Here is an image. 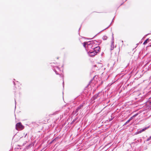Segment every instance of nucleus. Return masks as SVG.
I'll list each match as a JSON object with an SVG mask.
<instances>
[{
  "label": "nucleus",
  "instance_id": "f257e3e1",
  "mask_svg": "<svg viewBox=\"0 0 151 151\" xmlns=\"http://www.w3.org/2000/svg\"><path fill=\"white\" fill-rule=\"evenodd\" d=\"M95 43L94 40L90 41L88 42H84L83 43V46L85 48L86 51L93 50Z\"/></svg>",
  "mask_w": 151,
  "mask_h": 151
},
{
  "label": "nucleus",
  "instance_id": "f03ea898",
  "mask_svg": "<svg viewBox=\"0 0 151 151\" xmlns=\"http://www.w3.org/2000/svg\"><path fill=\"white\" fill-rule=\"evenodd\" d=\"M54 68V71H55L56 74H61L62 70H63V68L61 67V68L59 67H55Z\"/></svg>",
  "mask_w": 151,
  "mask_h": 151
},
{
  "label": "nucleus",
  "instance_id": "7ed1b4c3",
  "mask_svg": "<svg viewBox=\"0 0 151 151\" xmlns=\"http://www.w3.org/2000/svg\"><path fill=\"white\" fill-rule=\"evenodd\" d=\"M16 129L17 130H20L24 128V127L22 125L20 122L17 123L16 126Z\"/></svg>",
  "mask_w": 151,
  "mask_h": 151
},
{
  "label": "nucleus",
  "instance_id": "20e7f679",
  "mask_svg": "<svg viewBox=\"0 0 151 151\" xmlns=\"http://www.w3.org/2000/svg\"><path fill=\"white\" fill-rule=\"evenodd\" d=\"M87 52L88 55L91 57H93L95 55H97L93 50L88 51Z\"/></svg>",
  "mask_w": 151,
  "mask_h": 151
},
{
  "label": "nucleus",
  "instance_id": "39448f33",
  "mask_svg": "<svg viewBox=\"0 0 151 151\" xmlns=\"http://www.w3.org/2000/svg\"><path fill=\"white\" fill-rule=\"evenodd\" d=\"M93 50L94 52L97 54L100 51L101 48L99 46H96L95 47V46L93 48Z\"/></svg>",
  "mask_w": 151,
  "mask_h": 151
},
{
  "label": "nucleus",
  "instance_id": "423d86ee",
  "mask_svg": "<svg viewBox=\"0 0 151 151\" xmlns=\"http://www.w3.org/2000/svg\"><path fill=\"white\" fill-rule=\"evenodd\" d=\"M114 34L113 33H112V39H111V48H110V50H113V49H114Z\"/></svg>",
  "mask_w": 151,
  "mask_h": 151
},
{
  "label": "nucleus",
  "instance_id": "0eeeda50",
  "mask_svg": "<svg viewBox=\"0 0 151 151\" xmlns=\"http://www.w3.org/2000/svg\"><path fill=\"white\" fill-rule=\"evenodd\" d=\"M150 41H151V40H149L148 38L146 40L143 42V44L144 45H145L147 43L149 42Z\"/></svg>",
  "mask_w": 151,
  "mask_h": 151
},
{
  "label": "nucleus",
  "instance_id": "6e6552de",
  "mask_svg": "<svg viewBox=\"0 0 151 151\" xmlns=\"http://www.w3.org/2000/svg\"><path fill=\"white\" fill-rule=\"evenodd\" d=\"M95 42H96L98 43V44H96V45L99 46L100 44L102 42V40H99V41H97L96 40H94Z\"/></svg>",
  "mask_w": 151,
  "mask_h": 151
},
{
  "label": "nucleus",
  "instance_id": "1a4fd4ad",
  "mask_svg": "<svg viewBox=\"0 0 151 151\" xmlns=\"http://www.w3.org/2000/svg\"><path fill=\"white\" fill-rule=\"evenodd\" d=\"M137 114H135L134 115L132 116L131 117L129 120H130V121L131 120H132V119H133V118L134 117H136L137 115Z\"/></svg>",
  "mask_w": 151,
  "mask_h": 151
},
{
  "label": "nucleus",
  "instance_id": "9d476101",
  "mask_svg": "<svg viewBox=\"0 0 151 151\" xmlns=\"http://www.w3.org/2000/svg\"><path fill=\"white\" fill-rule=\"evenodd\" d=\"M107 38L108 37L107 36L104 35L103 36L102 38L104 40H106L107 39Z\"/></svg>",
  "mask_w": 151,
  "mask_h": 151
},
{
  "label": "nucleus",
  "instance_id": "9b49d317",
  "mask_svg": "<svg viewBox=\"0 0 151 151\" xmlns=\"http://www.w3.org/2000/svg\"><path fill=\"white\" fill-rule=\"evenodd\" d=\"M149 127H145V128H143V129H141L142 132H143L145 131Z\"/></svg>",
  "mask_w": 151,
  "mask_h": 151
},
{
  "label": "nucleus",
  "instance_id": "f8f14e48",
  "mask_svg": "<svg viewBox=\"0 0 151 151\" xmlns=\"http://www.w3.org/2000/svg\"><path fill=\"white\" fill-rule=\"evenodd\" d=\"M80 107H79V106L76 109V112H77L80 109H81Z\"/></svg>",
  "mask_w": 151,
  "mask_h": 151
},
{
  "label": "nucleus",
  "instance_id": "ddd939ff",
  "mask_svg": "<svg viewBox=\"0 0 151 151\" xmlns=\"http://www.w3.org/2000/svg\"><path fill=\"white\" fill-rule=\"evenodd\" d=\"M98 95V94H96V95H94L93 96V99H96L97 98Z\"/></svg>",
  "mask_w": 151,
  "mask_h": 151
},
{
  "label": "nucleus",
  "instance_id": "4468645a",
  "mask_svg": "<svg viewBox=\"0 0 151 151\" xmlns=\"http://www.w3.org/2000/svg\"><path fill=\"white\" fill-rule=\"evenodd\" d=\"M114 18L113 19L112 21V22L110 24V25H109L107 28H106L105 29H103V30H102V31H103L105 29H107V28H108V27H109V26H110V25H111V23L113 22V20L114 19Z\"/></svg>",
  "mask_w": 151,
  "mask_h": 151
},
{
  "label": "nucleus",
  "instance_id": "2eb2a0df",
  "mask_svg": "<svg viewBox=\"0 0 151 151\" xmlns=\"http://www.w3.org/2000/svg\"><path fill=\"white\" fill-rule=\"evenodd\" d=\"M130 122V120H128L126 122V123H124V125H126L129 122Z\"/></svg>",
  "mask_w": 151,
  "mask_h": 151
},
{
  "label": "nucleus",
  "instance_id": "dca6fc26",
  "mask_svg": "<svg viewBox=\"0 0 151 151\" xmlns=\"http://www.w3.org/2000/svg\"><path fill=\"white\" fill-rule=\"evenodd\" d=\"M151 139V136L148 138L147 139V141H149Z\"/></svg>",
  "mask_w": 151,
  "mask_h": 151
},
{
  "label": "nucleus",
  "instance_id": "f3484780",
  "mask_svg": "<svg viewBox=\"0 0 151 151\" xmlns=\"http://www.w3.org/2000/svg\"><path fill=\"white\" fill-rule=\"evenodd\" d=\"M150 63H150L148 62V63H147L146 64H145V65H144V66H145L146 65H147L148 64H149V63Z\"/></svg>",
  "mask_w": 151,
  "mask_h": 151
},
{
  "label": "nucleus",
  "instance_id": "a211bd4d",
  "mask_svg": "<svg viewBox=\"0 0 151 151\" xmlns=\"http://www.w3.org/2000/svg\"><path fill=\"white\" fill-rule=\"evenodd\" d=\"M142 132V131L141 130H139V132H138V133H141V132Z\"/></svg>",
  "mask_w": 151,
  "mask_h": 151
},
{
  "label": "nucleus",
  "instance_id": "6ab92c4d",
  "mask_svg": "<svg viewBox=\"0 0 151 151\" xmlns=\"http://www.w3.org/2000/svg\"><path fill=\"white\" fill-rule=\"evenodd\" d=\"M148 47H151V43L149 44V45L147 46Z\"/></svg>",
  "mask_w": 151,
  "mask_h": 151
},
{
  "label": "nucleus",
  "instance_id": "aec40b11",
  "mask_svg": "<svg viewBox=\"0 0 151 151\" xmlns=\"http://www.w3.org/2000/svg\"><path fill=\"white\" fill-rule=\"evenodd\" d=\"M83 106V105L81 104L80 106H79V107H80V108H81V107H82Z\"/></svg>",
  "mask_w": 151,
  "mask_h": 151
},
{
  "label": "nucleus",
  "instance_id": "412c9836",
  "mask_svg": "<svg viewBox=\"0 0 151 151\" xmlns=\"http://www.w3.org/2000/svg\"><path fill=\"white\" fill-rule=\"evenodd\" d=\"M114 63L113 64V65L114 66V64H115V62H114Z\"/></svg>",
  "mask_w": 151,
  "mask_h": 151
},
{
  "label": "nucleus",
  "instance_id": "4be33fe9",
  "mask_svg": "<svg viewBox=\"0 0 151 151\" xmlns=\"http://www.w3.org/2000/svg\"><path fill=\"white\" fill-rule=\"evenodd\" d=\"M150 34H146L145 35V36H147L148 35Z\"/></svg>",
  "mask_w": 151,
  "mask_h": 151
},
{
  "label": "nucleus",
  "instance_id": "5701e85b",
  "mask_svg": "<svg viewBox=\"0 0 151 151\" xmlns=\"http://www.w3.org/2000/svg\"><path fill=\"white\" fill-rule=\"evenodd\" d=\"M81 26L79 28V31L80 30V29H81Z\"/></svg>",
  "mask_w": 151,
  "mask_h": 151
},
{
  "label": "nucleus",
  "instance_id": "b1692460",
  "mask_svg": "<svg viewBox=\"0 0 151 151\" xmlns=\"http://www.w3.org/2000/svg\"><path fill=\"white\" fill-rule=\"evenodd\" d=\"M96 43H95V45H94V46H95V47H96V46H98V45H96Z\"/></svg>",
  "mask_w": 151,
  "mask_h": 151
},
{
  "label": "nucleus",
  "instance_id": "393cba45",
  "mask_svg": "<svg viewBox=\"0 0 151 151\" xmlns=\"http://www.w3.org/2000/svg\"><path fill=\"white\" fill-rule=\"evenodd\" d=\"M104 54V53L103 52H102L101 54V55H103V54Z\"/></svg>",
  "mask_w": 151,
  "mask_h": 151
},
{
  "label": "nucleus",
  "instance_id": "a878e982",
  "mask_svg": "<svg viewBox=\"0 0 151 151\" xmlns=\"http://www.w3.org/2000/svg\"><path fill=\"white\" fill-rule=\"evenodd\" d=\"M122 43H123V41H122Z\"/></svg>",
  "mask_w": 151,
  "mask_h": 151
},
{
  "label": "nucleus",
  "instance_id": "bb28decb",
  "mask_svg": "<svg viewBox=\"0 0 151 151\" xmlns=\"http://www.w3.org/2000/svg\"><path fill=\"white\" fill-rule=\"evenodd\" d=\"M123 3H122V4H121V5H122L123 4Z\"/></svg>",
  "mask_w": 151,
  "mask_h": 151
},
{
  "label": "nucleus",
  "instance_id": "cd10ccee",
  "mask_svg": "<svg viewBox=\"0 0 151 151\" xmlns=\"http://www.w3.org/2000/svg\"><path fill=\"white\" fill-rule=\"evenodd\" d=\"M96 35L95 36H94V37L93 38V37H95L96 36Z\"/></svg>",
  "mask_w": 151,
  "mask_h": 151
},
{
  "label": "nucleus",
  "instance_id": "c85d7f7f",
  "mask_svg": "<svg viewBox=\"0 0 151 151\" xmlns=\"http://www.w3.org/2000/svg\"><path fill=\"white\" fill-rule=\"evenodd\" d=\"M93 66H96V65H93Z\"/></svg>",
  "mask_w": 151,
  "mask_h": 151
},
{
  "label": "nucleus",
  "instance_id": "c756f323",
  "mask_svg": "<svg viewBox=\"0 0 151 151\" xmlns=\"http://www.w3.org/2000/svg\"><path fill=\"white\" fill-rule=\"evenodd\" d=\"M13 82H14V84H15V82L14 81Z\"/></svg>",
  "mask_w": 151,
  "mask_h": 151
},
{
  "label": "nucleus",
  "instance_id": "7c9ffc66",
  "mask_svg": "<svg viewBox=\"0 0 151 151\" xmlns=\"http://www.w3.org/2000/svg\"><path fill=\"white\" fill-rule=\"evenodd\" d=\"M89 39V40H91V39Z\"/></svg>",
  "mask_w": 151,
  "mask_h": 151
},
{
  "label": "nucleus",
  "instance_id": "2f4dec72",
  "mask_svg": "<svg viewBox=\"0 0 151 151\" xmlns=\"http://www.w3.org/2000/svg\"><path fill=\"white\" fill-rule=\"evenodd\" d=\"M149 66H151V64H150V65H149Z\"/></svg>",
  "mask_w": 151,
  "mask_h": 151
},
{
  "label": "nucleus",
  "instance_id": "473e14b6",
  "mask_svg": "<svg viewBox=\"0 0 151 151\" xmlns=\"http://www.w3.org/2000/svg\"><path fill=\"white\" fill-rule=\"evenodd\" d=\"M15 103L16 104V101L15 100Z\"/></svg>",
  "mask_w": 151,
  "mask_h": 151
},
{
  "label": "nucleus",
  "instance_id": "72a5a7b5",
  "mask_svg": "<svg viewBox=\"0 0 151 151\" xmlns=\"http://www.w3.org/2000/svg\"><path fill=\"white\" fill-rule=\"evenodd\" d=\"M138 44H137V45H138Z\"/></svg>",
  "mask_w": 151,
  "mask_h": 151
},
{
  "label": "nucleus",
  "instance_id": "f704fd0d",
  "mask_svg": "<svg viewBox=\"0 0 151 151\" xmlns=\"http://www.w3.org/2000/svg\"><path fill=\"white\" fill-rule=\"evenodd\" d=\"M126 66H128V65H127Z\"/></svg>",
  "mask_w": 151,
  "mask_h": 151
},
{
  "label": "nucleus",
  "instance_id": "c9c22d12",
  "mask_svg": "<svg viewBox=\"0 0 151 151\" xmlns=\"http://www.w3.org/2000/svg\"><path fill=\"white\" fill-rule=\"evenodd\" d=\"M63 84H64V82L63 81Z\"/></svg>",
  "mask_w": 151,
  "mask_h": 151
}]
</instances>
